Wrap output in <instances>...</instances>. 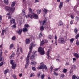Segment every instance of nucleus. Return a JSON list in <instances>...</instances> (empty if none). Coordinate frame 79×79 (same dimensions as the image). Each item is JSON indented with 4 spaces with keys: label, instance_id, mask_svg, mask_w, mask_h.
<instances>
[{
    "label": "nucleus",
    "instance_id": "47",
    "mask_svg": "<svg viewBox=\"0 0 79 79\" xmlns=\"http://www.w3.org/2000/svg\"><path fill=\"white\" fill-rule=\"evenodd\" d=\"M3 65V62H1L0 63V66H2Z\"/></svg>",
    "mask_w": 79,
    "mask_h": 79
},
{
    "label": "nucleus",
    "instance_id": "10",
    "mask_svg": "<svg viewBox=\"0 0 79 79\" xmlns=\"http://www.w3.org/2000/svg\"><path fill=\"white\" fill-rule=\"evenodd\" d=\"M15 20L14 19H11L10 23V24L11 25L12 24H15Z\"/></svg>",
    "mask_w": 79,
    "mask_h": 79
},
{
    "label": "nucleus",
    "instance_id": "52",
    "mask_svg": "<svg viewBox=\"0 0 79 79\" xmlns=\"http://www.w3.org/2000/svg\"><path fill=\"white\" fill-rule=\"evenodd\" d=\"M76 68V66L75 65H72L71 66L72 69H75Z\"/></svg>",
    "mask_w": 79,
    "mask_h": 79
},
{
    "label": "nucleus",
    "instance_id": "36",
    "mask_svg": "<svg viewBox=\"0 0 79 79\" xmlns=\"http://www.w3.org/2000/svg\"><path fill=\"white\" fill-rule=\"evenodd\" d=\"M53 74H54V75H55V76H58V74L55 71H54Z\"/></svg>",
    "mask_w": 79,
    "mask_h": 79
},
{
    "label": "nucleus",
    "instance_id": "31",
    "mask_svg": "<svg viewBox=\"0 0 79 79\" xmlns=\"http://www.w3.org/2000/svg\"><path fill=\"white\" fill-rule=\"evenodd\" d=\"M41 74V73L40 72L39 73H38L37 74V76L38 77H40V74Z\"/></svg>",
    "mask_w": 79,
    "mask_h": 79
},
{
    "label": "nucleus",
    "instance_id": "19",
    "mask_svg": "<svg viewBox=\"0 0 79 79\" xmlns=\"http://www.w3.org/2000/svg\"><path fill=\"white\" fill-rule=\"evenodd\" d=\"M8 71H9V70L8 69H6L4 72V74H7Z\"/></svg>",
    "mask_w": 79,
    "mask_h": 79
},
{
    "label": "nucleus",
    "instance_id": "18",
    "mask_svg": "<svg viewBox=\"0 0 79 79\" xmlns=\"http://www.w3.org/2000/svg\"><path fill=\"white\" fill-rule=\"evenodd\" d=\"M79 31V30L77 29V28H75L74 29V32L75 34H77V32H78V31Z\"/></svg>",
    "mask_w": 79,
    "mask_h": 79
},
{
    "label": "nucleus",
    "instance_id": "57",
    "mask_svg": "<svg viewBox=\"0 0 79 79\" xmlns=\"http://www.w3.org/2000/svg\"><path fill=\"white\" fill-rule=\"evenodd\" d=\"M2 32L4 33V32L5 33L6 32V30H5L4 29H3Z\"/></svg>",
    "mask_w": 79,
    "mask_h": 79
},
{
    "label": "nucleus",
    "instance_id": "16",
    "mask_svg": "<svg viewBox=\"0 0 79 79\" xmlns=\"http://www.w3.org/2000/svg\"><path fill=\"white\" fill-rule=\"evenodd\" d=\"M38 68L39 69H43V70H44V66H43L42 65L39 66Z\"/></svg>",
    "mask_w": 79,
    "mask_h": 79
},
{
    "label": "nucleus",
    "instance_id": "4",
    "mask_svg": "<svg viewBox=\"0 0 79 79\" xmlns=\"http://www.w3.org/2000/svg\"><path fill=\"white\" fill-rule=\"evenodd\" d=\"M30 59H31V62L32 66H34V65H35V64H37V62L34 61V55H32V56L31 57Z\"/></svg>",
    "mask_w": 79,
    "mask_h": 79
},
{
    "label": "nucleus",
    "instance_id": "6",
    "mask_svg": "<svg viewBox=\"0 0 79 79\" xmlns=\"http://www.w3.org/2000/svg\"><path fill=\"white\" fill-rule=\"evenodd\" d=\"M33 18L34 19H38V15L36 14H34L33 13L30 16V18L32 19Z\"/></svg>",
    "mask_w": 79,
    "mask_h": 79
},
{
    "label": "nucleus",
    "instance_id": "64",
    "mask_svg": "<svg viewBox=\"0 0 79 79\" xmlns=\"http://www.w3.org/2000/svg\"><path fill=\"white\" fill-rule=\"evenodd\" d=\"M1 35L2 36H3V35H4V33H3V32H2V33H1Z\"/></svg>",
    "mask_w": 79,
    "mask_h": 79
},
{
    "label": "nucleus",
    "instance_id": "22",
    "mask_svg": "<svg viewBox=\"0 0 79 79\" xmlns=\"http://www.w3.org/2000/svg\"><path fill=\"white\" fill-rule=\"evenodd\" d=\"M40 29L41 31H43L44 30V27L43 26H41L40 27Z\"/></svg>",
    "mask_w": 79,
    "mask_h": 79
},
{
    "label": "nucleus",
    "instance_id": "25",
    "mask_svg": "<svg viewBox=\"0 0 79 79\" xmlns=\"http://www.w3.org/2000/svg\"><path fill=\"white\" fill-rule=\"evenodd\" d=\"M4 2L6 4V5H8V0H4Z\"/></svg>",
    "mask_w": 79,
    "mask_h": 79
},
{
    "label": "nucleus",
    "instance_id": "20",
    "mask_svg": "<svg viewBox=\"0 0 79 79\" xmlns=\"http://www.w3.org/2000/svg\"><path fill=\"white\" fill-rule=\"evenodd\" d=\"M15 56V53H13L10 56V59H12V58H13L14 56Z\"/></svg>",
    "mask_w": 79,
    "mask_h": 79
},
{
    "label": "nucleus",
    "instance_id": "60",
    "mask_svg": "<svg viewBox=\"0 0 79 79\" xmlns=\"http://www.w3.org/2000/svg\"><path fill=\"white\" fill-rule=\"evenodd\" d=\"M76 44L77 45H79V42H77L76 43Z\"/></svg>",
    "mask_w": 79,
    "mask_h": 79
},
{
    "label": "nucleus",
    "instance_id": "29",
    "mask_svg": "<svg viewBox=\"0 0 79 79\" xmlns=\"http://www.w3.org/2000/svg\"><path fill=\"white\" fill-rule=\"evenodd\" d=\"M63 73H66L67 72V69L64 68L63 71Z\"/></svg>",
    "mask_w": 79,
    "mask_h": 79
},
{
    "label": "nucleus",
    "instance_id": "49",
    "mask_svg": "<svg viewBox=\"0 0 79 79\" xmlns=\"http://www.w3.org/2000/svg\"><path fill=\"white\" fill-rule=\"evenodd\" d=\"M32 11V10L31 8L29 9V13H31Z\"/></svg>",
    "mask_w": 79,
    "mask_h": 79
},
{
    "label": "nucleus",
    "instance_id": "7",
    "mask_svg": "<svg viewBox=\"0 0 79 79\" xmlns=\"http://www.w3.org/2000/svg\"><path fill=\"white\" fill-rule=\"evenodd\" d=\"M10 64L12 65V69H14L16 67V64H14V62H13V60H10Z\"/></svg>",
    "mask_w": 79,
    "mask_h": 79
},
{
    "label": "nucleus",
    "instance_id": "39",
    "mask_svg": "<svg viewBox=\"0 0 79 79\" xmlns=\"http://www.w3.org/2000/svg\"><path fill=\"white\" fill-rule=\"evenodd\" d=\"M34 76V73H32L30 75V77H32V76Z\"/></svg>",
    "mask_w": 79,
    "mask_h": 79
},
{
    "label": "nucleus",
    "instance_id": "23",
    "mask_svg": "<svg viewBox=\"0 0 79 79\" xmlns=\"http://www.w3.org/2000/svg\"><path fill=\"white\" fill-rule=\"evenodd\" d=\"M44 68L46 71H47V66L45 65H44Z\"/></svg>",
    "mask_w": 79,
    "mask_h": 79
},
{
    "label": "nucleus",
    "instance_id": "13",
    "mask_svg": "<svg viewBox=\"0 0 79 79\" xmlns=\"http://www.w3.org/2000/svg\"><path fill=\"white\" fill-rule=\"evenodd\" d=\"M74 56L77 59H78V58H79V54H78L77 53H75L74 54Z\"/></svg>",
    "mask_w": 79,
    "mask_h": 79
},
{
    "label": "nucleus",
    "instance_id": "17",
    "mask_svg": "<svg viewBox=\"0 0 79 79\" xmlns=\"http://www.w3.org/2000/svg\"><path fill=\"white\" fill-rule=\"evenodd\" d=\"M59 25L58 26H62V25H63V22H62V21L60 20L59 23Z\"/></svg>",
    "mask_w": 79,
    "mask_h": 79
},
{
    "label": "nucleus",
    "instance_id": "35",
    "mask_svg": "<svg viewBox=\"0 0 79 79\" xmlns=\"http://www.w3.org/2000/svg\"><path fill=\"white\" fill-rule=\"evenodd\" d=\"M41 10H38L37 11V13L38 14H40L41 13Z\"/></svg>",
    "mask_w": 79,
    "mask_h": 79
},
{
    "label": "nucleus",
    "instance_id": "32",
    "mask_svg": "<svg viewBox=\"0 0 79 79\" xmlns=\"http://www.w3.org/2000/svg\"><path fill=\"white\" fill-rule=\"evenodd\" d=\"M74 41V38H72L70 40V42L71 43H73Z\"/></svg>",
    "mask_w": 79,
    "mask_h": 79
},
{
    "label": "nucleus",
    "instance_id": "27",
    "mask_svg": "<svg viewBox=\"0 0 79 79\" xmlns=\"http://www.w3.org/2000/svg\"><path fill=\"white\" fill-rule=\"evenodd\" d=\"M77 77L75 75H73L72 76V79H77Z\"/></svg>",
    "mask_w": 79,
    "mask_h": 79
},
{
    "label": "nucleus",
    "instance_id": "54",
    "mask_svg": "<svg viewBox=\"0 0 79 79\" xmlns=\"http://www.w3.org/2000/svg\"><path fill=\"white\" fill-rule=\"evenodd\" d=\"M73 62L74 63V62H75L76 61V58H73Z\"/></svg>",
    "mask_w": 79,
    "mask_h": 79
},
{
    "label": "nucleus",
    "instance_id": "48",
    "mask_svg": "<svg viewBox=\"0 0 79 79\" xmlns=\"http://www.w3.org/2000/svg\"><path fill=\"white\" fill-rule=\"evenodd\" d=\"M12 40H15V39H16V37H15V36H13L12 38Z\"/></svg>",
    "mask_w": 79,
    "mask_h": 79
},
{
    "label": "nucleus",
    "instance_id": "42",
    "mask_svg": "<svg viewBox=\"0 0 79 79\" xmlns=\"http://www.w3.org/2000/svg\"><path fill=\"white\" fill-rule=\"evenodd\" d=\"M60 69V68H56V69H53L54 71H58V70H59Z\"/></svg>",
    "mask_w": 79,
    "mask_h": 79
},
{
    "label": "nucleus",
    "instance_id": "12",
    "mask_svg": "<svg viewBox=\"0 0 79 79\" xmlns=\"http://www.w3.org/2000/svg\"><path fill=\"white\" fill-rule=\"evenodd\" d=\"M22 29H20L19 31H16V32L18 33L19 34H21V33L22 31Z\"/></svg>",
    "mask_w": 79,
    "mask_h": 79
},
{
    "label": "nucleus",
    "instance_id": "21",
    "mask_svg": "<svg viewBox=\"0 0 79 79\" xmlns=\"http://www.w3.org/2000/svg\"><path fill=\"white\" fill-rule=\"evenodd\" d=\"M50 51H51L50 49H48L46 53V55H50Z\"/></svg>",
    "mask_w": 79,
    "mask_h": 79
},
{
    "label": "nucleus",
    "instance_id": "55",
    "mask_svg": "<svg viewBox=\"0 0 79 79\" xmlns=\"http://www.w3.org/2000/svg\"><path fill=\"white\" fill-rule=\"evenodd\" d=\"M55 41H56V40H57V36H56V35H55Z\"/></svg>",
    "mask_w": 79,
    "mask_h": 79
},
{
    "label": "nucleus",
    "instance_id": "43",
    "mask_svg": "<svg viewBox=\"0 0 79 79\" xmlns=\"http://www.w3.org/2000/svg\"><path fill=\"white\" fill-rule=\"evenodd\" d=\"M32 69L34 71H36V68H35V67H32Z\"/></svg>",
    "mask_w": 79,
    "mask_h": 79
},
{
    "label": "nucleus",
    "instance_id": "61",
    "mask_svg": "<svg viewBox=\"0 0 79 79\" xmlns=\"http://www.w3.org/2000/svg\"><path fill=\"white\" fill-rule=\"evenodd\" d=\"M77 7H78V5H76L75 7H74V8H77Z\"/></svg>",
    "mask_w": 79,
    "mask_h": 79
},
{
    "label": "nucleus",
    "instance_id": "8",
    "mask_svg": "<svg viewBox=\"0 0 79 79\" xmlns=\"http://www.w3.org/2000/svg\"><path fill=\"white\" fill-rule=\"evenodd\" d=\"M47 20H45L42 21H40V24H41V25H42V26L45 25V24H47Z\"/></svg>",
    "mask_w": 79,
    "mask_h": 79
},
{
    "label": "nucleus",
    "instance_id": "11",
    "mask_svg": "<svg viewBox=\"0 0 79 79\" xmlns=\"http://www.w3.org/2000/svg\"><path fill=\"white\" fill-rule=\"evenodd\" d=\"M28 29L27 28L24 27L23 29V32H26L27 31H28Z\"/></svg>",
    "mask_w": 79,
    "mask_h": 79
},
{
    "label": "nucleus",
    "instance_id": "5",
    "mask_svg": "<svg viewBox=\"0 0 79 79\" xmlns=\"http://www.w3.org/2000/svg\"><path fill=\"white\" fill-rule=\"evenodd\" d=\"M58 42L60 44H64L65 43V40L63 38H60L58 39Z\"/></svg>",
    "mask_w": 79,
    "mask_h": 79
},
{
    "label": "nucleus",
    "instance_id": "46",
    "mask_svg": "<svg viewBox=\"0 0 79 79\" xmlns=\"http://www.w3.org/2000/svg\"><path fill=\"white\" fill-rule=\"evenodd\" d=\"M13 77L14 78V79H17L16 78V75L15 74H13L12 75Z\"/></svg>",
    "mask_w": 79,
    "mask_h": 79
},
{
    "label": "nucleus",
    "instance_id": "30",
    "mask_svg": "<svg viewBox=\"0 0 79 79\" xmlns=\"http://www.w3.org/2000/svg\"><path fill=\"white\" fill-rule=\"evenodd\" d=\"M15 5H16V3H15V2H13L11 5L12 7H13V6H15Z\"/></svg>",
    "mask_w": 79,
    "mask_h": 79
},
{
    "label": "nucleus",
    "instance_id": "28",
    "mask_svg": "<svg viewBox=\"0 0 79 79\" xmlns=\"http://www.w3.org/2000/svg\"><path fill=\"white\" fill-rule=\"evenodd\" d=\"M25 27H26V28H28L29 27V25L28 24H25L24 25Z\"/></svg>",
    "mask_w": 79,
    "mask_h": 79
},
{
    "label": "nucleus",
    "instance_id": "41",
    "mask_svg": "<svg viewBox=\"0 0 79 79\" xmlns=\"http://www.w3.org/2000/svg\"><path fill=\"white\" fill-rule=\"evenodd\" d=\"M22 12L23 14L24 15H26V13H25V11L23 9L22 10Z\"/></svg>",
    "mask_w": 79,
    "mask_h": 79
},
{
    "label": "nucleus",
    "instance_id": "1",
    "mask_svg": "<svg viewBox=\"0 0 79 79\" xmlns=\"http://www.w3.org/2000/svg\"><path fill=\"white\" fill-rule=\"evenodd\" d=\"M36 44H34L33 43H31L30 45V47L29 48V49L30 50V51L29 53H28V55H27V57L26 58V64H28L29 63V56H30V53H31L32 51V48L33 47L36 46Z\"/></svg>",
    "mask_w": 79,
    "mask_h": 79
},
{
    "label": "nucleus",
    "instance_id": "62",
    "mask_svg": "<svg viewBox=\"0 0 79 79\" xmlns=\"http://www.w3.org/2000/svg\"><path fill=\"white\" fill-rule=\"evenodd\" d=\"M56 61H57L58 62H60L61 61V60H60L59 59H56Z\"/></svg>",
    "mask_w": 79,
    "mask_h": 79
},
{
    "label": "nucleus",
    "instance_id": "33",
    "mask_svg": "<svg viewBox=\"0 0 79 79\" xmlns=\"http://www.w3.org/2000/svg\"><path fill=\"white\" fill-rule=\"evenodd\" d=\"M75 19L77 21V22H78V21H79V17H77V16H76L75 17Z\"/></svg>",
    "mask_w": 79,
    "mask_h": 79
},
{
    "label": "nucleus",
    "instance_id": "56",
    "mask_svg": "<svg viewBox=\"0 0 79 79\" xmlns=\"http://www.w3.org/2000/svg\"><path fill=\"white\" fill-rule=\"evenodd\" d=\"M31 15H32L31 14H28L27 15V16L29 18L30 17V18H31Z\"/></svg>",
    "mask_w": 79,
    "mask_h": 79
},
{
    "label": "nucleus",
    "instance_id": "3",
    "mask_svg": "<svg viewBox=\"0 0 79 79\" xmlns=\"http://www.w3.org/2000/svg\"><path fill=\"white\" fill-rule=\"evenodd\" d=\"M38 51L39 53H40L41 55H44L45 54V51L42 47H40L38 48Z\"/></svg>",
    "mask_w": 79,
    "mask_h": 79
},
{
    "label": "nucleus",
    "instance_id": "58",
    "mask_svg": "<svg viewBox=\"0 0 79 79\" xmlns=\"http://www.w3.org/2000/svg\"><path fill=\"white\" fill-rule=\"evenodd\" d=\"M48 56V59H50V55H46Z\"/></svg>",
    "mask_w": 79,
    "mask_h": 79
},
{
    "label": "nucleus",
    "instance_id": "40",
    "mask_svg": "<svg viewBox=\"0 0 79 79\" xmlns=\"http://www.w3.org/2000/svg\"><path fill=\"white\" fill-rule=\"evenodd\" d=\"M48 38L49 39H52L53 37H52V36L50 35H49L48 36Z\"/></svg>",
    "mask_w": 79,
    "mask_h": 79
},
{
    "label": "nucleus",
    "instance_id": "45",
    "mask_svg": "<svg viewBox=\"0 0 79 79\" xmlns=\"http://www.w3.org/2000/svg\"><path fill=\"white\" fill-rule=\"evenodd\" d=\"M44 76H45V75L44 74H43L41 76V78L42 79H44Z\"/></svg>",
    "mask_w": 79,
    "mask_h": 79
},
{
    "label": "nucleus",
    "instance_id": "26",
    "mask_svg": "<svg viewBox=\"0 0 79 79\" xmlns=\"http://www.w3.org/2000/svg\"><path fill=\"white\" fill-rule=\"evenodd\" d=\"M48 11V10L47 9H44V13L47 14Z\"/></svg>",
    "mask_w": 79,
    "mask_h": 79
},
{
    "label": "nucleus",
    "instance_id": "34",
    "mask_svg": "<svg viewBox=\"0 0 79 79\" xmlns=\"http://www.w3.org/2000/svg\"><path fill=\"white\" fill-rule=\"evenodd\" d=\"M78 37H79V34H77L75 36L76 39H77V40H78V38H77Z\"/></svg>",
    "mask_w": 79,
    "mask_h": 79
},
{
    "label": "nucleus",
    "instance_id": "38",
    "mask_svg": "<svg viewBox=\"0 0 79 79\" xmlns=\"http://www.w3.org/2000/svg\"><path fill=\"white\" fill-rule=\"evenodd\" d=\"M38 35L40 38H41V37H42V36L43 35L42 33H40V34H39Z\"/></svg>",
    "mask_w": 79,
    "mask_h": 79
},
{
    "label": "nucleus",
    "instance_id": "14",
    "mask_svg": "<svg viewBox=\"0 0 79 79\" xmlns=\"http://www.w3.org/2000/svg\"><path fill=\"white\" fill-rule=\"evenodd\" d=\"M63 2H60V5L59 6V8H60V10H61V8L63 7Z\"/></svg>",
    "mask_w": 79,
    "mask_h": 79
},
{
    "label": "nucleus",
    "instance_id": "63",
    "mask_svg": "<svg viewBox=\"0 0 79 79\" xmlns=\"http://www.w3.org/2000/svg\"><path fill=\"white\" fill-rule=\"evenodd\" d=\"M68 65H69V62H67L65 64L66 66H68Z\"/></svg>",
    "mask_w": 79,
    "mask_h": 79
},
{
    "label": "nucleus",
    "instance_id": "2",
    "mask_svg": "<svg viewBox=\"0 0 79 79\" xmlns=\"http://www.w3.org/2000/svg\"><path fill=\"white\" fill-rule=\"evenodd\" d=\"M5 9L6 11H9L11 13H13L15 10V7L11 8L8 6H6L5 8Z\"/></svg>",
    "mask_w": 79,
    "mask_h": 79
},
{
    "label": "nucleus",
    "instance_id": "53",
    "mask_svg": "<svg viewBox=\"0 0 79 79\" xmlns=\"http://www.w3.org/2000/svg\"><path fill=\"white\" fill-rule=\"evenodd\" d=\"M70 16H71V18H72V19H74V17L73 15H71Z\"/></svg>",
    "mask_w": 79,
    "mask_h": 79
},
{
    "label": "nucleus",
    "instance_id": "24",
    "mask_svg": "<svg viewBox=\"0 0 79 79\" xmlns=\"http://www.w3.org/2000/svg\"><path fill=\"white\" fill-rule=\"evenodd\" d=\"M13 47V44H12L10 45V48H9V50H11V49Z\"/></svg>",
    "mask_w": 79,
    "mask_h": 79
},
{
    "label": "nucleus",
    "instance_id": "44",
    "mask_svg": "<svg viewBox=\"0 0 79 79\" xmlns=\"http://www.w3.org/2000/svg\"><path fill=\"white\" fill-rule=\"evenodd\" d=\"M12 27H13V28H16V23L15 24H14V25L12 26Z\"/></svg>",
    "mask_w": 79,
    "mask_h": 79
},
{
    "label": "nucleus",
    "instance_id": "9",
    "mask_svg": "<svg viewBox=\"0 0 79 79\" xmlns=\"http://www.w3.org/2000/svg\"><path fill=\"white\" fill-rule=\"evenodd\" d=\"M48 42V41L46 40H43L41 41L40 46L41 47L43 46V45L45 44V43H47Z\"/></svg>",
    "mask_w": 79,
    "mask_h": 79
},
{
    "label": "nucleus",
    "instance_id": "37",
    "mask_svg": "<svg viewBox=\"0 0 79 79\" xmlns=\"http://www.w3.org/2000/svg\"><path fill=\"white\" fill-rule=\"evenodd\" d=\"M19 51V48H17V54H18V55H19L20 53Z\"/></svg>",
    "mask_w": 79,
    "mask_h": 79
},
{
    "label": "nucleus",
    "instance_id": "50",
    "mask_svg": "<svg viewBox=\"0 0 79 79\" xmlns=\"http://www.w3.org/2000/svg\"><path fill=\"white\" fill-rule=\"evenodd\" d=\"M61 77H62V78H63V77H65V75H64V74H61Z\"/></svg>",
    "mask_w": 79,
    "mask_h": 79
},
{
    "label": "nucleus",
    "instance_id": "15",
    "mask_svg": "<svg viewBox=\"0 0 79 79\" xmlns=\"http://www.w3.org/2000/svg\"><path fill=\"white\" fill-rule=\"evenodd\" d=\"M25 42L26 44H28L30 43V40L29 39H27L25 40Z\"/></svg>",
    "mask_w": 79,
    "mask_h": 79
},
{
    "label": "nucleus",
    "instance_id": "51",
    "mask_svg": "<svg viewBox=\"0 0 79 79\" xmlns=\"http://www.w3.org/2000/svg\"><path fill=\"white\" fill-rule=\"evenodd\" d=\"M2 56H0V61H2V60L3 59V58H2Z\"/></svg>",
    "mask_w": 79,
    "mask_h": 79
},
{
    "label": "nucleus",
    "instance_id": "59",
    "mask_svg": "<svg viewBox=\"0 0 79 79\" xmlns=\"http://www.w3.org/2000/svg\"><path fill=\"white\" fill-rule=\"evenodd\" d=\"M70 24H73V22L72 21H71L70 22Z\"/></svg>",
    "mask_w": 79,
    "mask_h": 79
}]
</instances>
